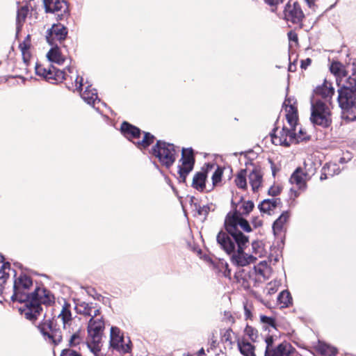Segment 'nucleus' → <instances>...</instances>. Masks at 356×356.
<instances>
[{
  "label": "nucleus",
  "instance_id": "1",
  "mask_svg": "<svg viewBox=\"0 0 356 356\" xmlns=\"http://www.w3.org/2000/svg\"><path fill=\"white\" fill-rule=\"evenodd\" d=\"M31 286V279L26 275H20L14 281L11 299L24 302L19 312L26 319L35 321L42 310L41 305H50L54 302V297L49 291L42 287L36 288L29 294V290Z\"/></svg>",
  "mask_w": 356,
  "mask_h": 356
},
{
  "label": "nucleus",
  "instance_id": "2",
  "mask_svg": "<svg viewBox=\"0 0 356 356\" xmlns=\"http://www.w3.org/2000/svg\"><path fill=\"white\" fill-rule=\"evenodd\" d=\"M75 309L78 314L90 317L88 325V337L82 343V349H87L95 356H102V338L104 329V321L100 314V308L93 303L78 302Z\"/></svg>",
  "mask_w": 356,
  "mask_h": 356
},
{
  "label": "nucleus",
  "instance_id": "3",
  "mask_svg": "<svg viewBox=\"0 0 356 356\" xmlns=\"http://www.w3.org/2000/svg\"><path fill=\"white\" fill-rule=\"evenodd\" d=\"M297 102L294 97H287L284 103L283 108L285 111L286 120L291 127V129L283 127L277 134V130H275L271 134V140L275 145H282L289 147L293 143H300L307 137L296 136L297 122L298 120Z\"/></svg>",
  "mask_w": 356,
  "mask_h": 356
},
{
  "label": "nucleus",
  "instance_id": "4",
  "mask_svg": "<svg viewBox=\"0 0 356 356\" xmlns=\"http://www.w3.org/2000/svg\"><path fill=\"white\" fill-rule=\"evenodd\" d=\"M246 232H251V227L245 219L233 215L227 216L225 220V226L227 232H220L217 235V241L219 245H234L232 238L236 245H245L248 241V237L237 229V226Z\"/></svg>",
  "mask_w": 356,
  "mask_h": 356
},
{
  "label": "nucleus",
  "instance_id": "5",
  "mask_svg": "<svg viewBox=\"0 0 356 356\" xmlns=\"http://www.w3.org/2000/svg\"><path fill=\"white\" fill-rule=\"evenodd\" d=\"M338 103L341 117L347 121L356 120V76H350L338 90Z\"/></svg>",
  "mask_w": 356,
  "mask_h": 356
},
{
  "label": "nucleus",
  "instance_id": "6",
  "mask_svg": "<svg viewBox=\"0 0 356 356\" xmlns=\"http://www.w3.org/2000/svg\"><path fill=\"white\" fill-rule=\"evenodd\" d=\"M72 321V314L69 306L65 304L63 306L60 313L58 316L54 318L48 323H43L38 326L40 333L43 335L44 339L48 343L54 345L60 343L63 339V335L60 327H56L59 324H62L64 329L67 325Z\"/></svg>",
  "mask_w": 356,
  "mask_h": 356
},
{
  "label": "nucleus",
  "instance_id": "7",
  "mask_svg": "<svg viewBox=\"0 0 356 356\" xmlns=\"http://www.w3.org/2000/svg\"><path fill=\"white\" fill-rule=\"evenodd\" d=\"M179 152V147H175L172 143L158 140L152 147L151 154L163 166L169 168L175 162Z\"/></svg>",
  "mask_w": 356,
  "mask_h": 356
},
{
  "label": "nucleus",
  "instance_id": "8",
  "mask_svg": "<svg viewBox=\"0 0 356 356\" xmlns=\"http://www.w3.org/2000/svg\"><path fill=\"white\" fill-rule=\"evenodd\" d=\"M120 130L123 136L132 141L140 149L147 148L154 140V136L148 132H143V139L140 140L142 134L140 129L127 122L122 124Z\"/></svg>",
  "mask_w": 356,
  "mask_h": 356
},
{
  "label": "nucleus",
  "instance_id": "9",
  "mask_svg": "<svg viewBox=\"0 0 356 356\" xmlns=\"http://www.w3.org/2000/svg\"><path fill=\"white\" fill-rule=\"evenodd\" d=\"M311 122L316 125L328 127L332 122L329 106L319 99L312 100Z\"/></svg>",
  "mask_w": 356,
  "mask_h": 356
},
{
  "label": "nucleus",
  "instance_id": "10",
  "mask_svg": "<svg viewBox=\"0 0 356 356\" xmlns=\"http://www.w3.org/2000/svg\"><path fill=\"white\" fill-rule=\"evenodd\" d=\"M223 250L230 255L234 264L245 266L254 261V254H251L250 246H222Z\"/></svg>",
  "mask_w": 356,
  "mask_h": 356
},
{
  "label": "nucleus",
  "instance_id": "11",
  "mask_svg": "<svg viewBox=\"0 0 356 356\" xmlns=\"http://www.w3.org/2000/svg\"><path fill=\"white\" fill-rule=\"evenodd\" d=\"M316 168L312 161L304 162V169L297 168L290 177L291 184L297 186L300 191H305L307 187V182L314 175Z\"/></svg>",
  "mask_w": 356,
  "mask_h": 356
},
{
  "label": "nucleus",
  "instance_id": "12",
  "mask_svg": "<svg viewBox=\"0 0 356 356\" xmlns=\"http://www.w3.org/2000/svg\"><path fill=\"white\" fill-rule=\"evenodd\" d=\"M75 77L74 86L76 90L80 92L81 98L88 104L92 106L97 111H99V107H95L96 104H101V100L98 98L97 90L95 88H92L91 86H87L85 90L81 92L83 79L77 74L70 76V79H72ZM102 104H104L102 103Z\"/></svg>",
  "mask_w": 356,
  "mask_h": 356
},
{
  "label": "nucleus",
  "instance_id": "13",
  "mask_svg": "<svg viewBox=\"0 0 356 356\" xmlns=\"http://www.w3.org/2000/svg\"><path fill=\"white\" fill-rule=\"evenodd\" d=\"M195 164L193 150L191 148H183L181 157L178 165L179 182L185 183L188 175L193 170Z\"/></svg>",
  "mask_w": 356,
  "mask_h": 356
},
{
  "label": "nucleus",
  "instance_id": "14",
  "mask_svg": "<svg viewBox=\"0 0 356 356\" xmlns=\"http://www.w3.org/2000/svg\"><path fill=\"white\" fill-rule=\"evenodd\" d=\"M273 337H267L265 339L266 343L265 356H300L295 349L288 343H282L275 349L272 348Z\"/></svg>",
  "mask_w": 356,
  "mask_h": 356
},
{
  "label": "nucleus",
  "instance_id": "15",
  "mask_svg": "<svg viewBox=\"0 0 356 356\" xmlns=\"http://www.w3.org/2000/svg\"><path fill=\"white\" fill-rule=\"evenodd\" d=\"M131 341L129 339H125L123 333L116 327L111 328V346L120 353H127L130 350Z\"/></svg>",
  "mask_w": 356,
  "mask_h": 356
},
{
  "label": "nucleus",
  "instance_id": "16",
  "mask_svg": "<svg viewBox=\"0 0 356 356\" xmlns=\"http://www.w3.org/2000/svg\"><path fill=\"white\" fill-rule=\"evenodd\" d=\"M45 12L54 13L58 19H63L68 15V6L63 0H43Z\"/></svg>",
  "mask_w": 356,
  "mask_h": 356
},
{
  "label": "nucleus",
  "instance_id": "17",
  "mask_svg": "<svg viewBox=\"0 0 356 356\" xmlns=\"http://www.w3.org/2000/svg\"><path fill=\"white\" fill-rule=\"evenodd\" d=\"M67 35V28L61 24H54L50 29L47 31L46 39L47 42L51 46H56L57 42H61Z\"/></svg>",
  "mask_w": 356,
  "mask_h": 356
},
{
  "label": "nucleus",
  "instance_id": "18",
  "mask_svg": "<svg viewBox=\"0 0 356 356\" xmlns=\"http://www.w3.org/2000/svg\"><path fill=\"white\" fill-rule=\"evenodd\" d=\"M68 73L71 74L72 76L76 74L74 68L72 67H67L64 70H60L54 66H49V70L45 77V80L51 83L62 82L63 80L67 79L69 76Z\"/></svg>",
  "mask_w": 356,
  "mask_h": 356
},
{
  "label": "nucleus",
  "instance_id": "19",
  "mask_svg": "<svg viewBox=\"0 0 356 356\" xmlns=\"http://www.w3.org/2000/svg\"><path fill=\"white\" fill-rule=\"evenodd\" d=\"M286 20L293 24H299L302 22L305 15L300 4L298 2L291 3L289 2L284 11Z\"/></svg>",
  "mask_w": 356,
  "mask_h": 356
},
{
  "label": "nucleus",
  "instance_id": "20",
  "mask_svg": "<svg viewBox=\"0 0 356 356\" xmlns=\"http://www.w3.org/2000/svg\"><path fill=\"white\" fill-rule=\"evenodd\" d=\"M334 93V88L332 87V83L325 81L321 86L316 87L314 90L315 97L313 99H316L318 97H320L323 99L325 100L324 102L327 104V102H330Z\"/></svg>",
  "mask_w": 356,
  "mask_h": 356
},
{
  "label": "nucleus",
  "instance_id": "21",
  "mask_svg": "<svg viewBox=\"0 0 356 356\" xmlns=\"http://www.w3.org/2000/svg\"><path fill=\"white\" fill-rule=\"evenodd\" d=\"M254 272L258 280H266L271 274V269L267 261H263L254 266Z\"/></svg>",
  "mask_w": 356,
  "mask_h": 356
},
{
  "label": "nucleus",
  "instance_id": "22",
  "mask_svg": "<svg viewBox=\"0 0 356 356\" xmlns=\"http://www.w3.org/2000/svg\"><path fill=\"white\" fill-rule=\"evenodd\" d=\"M237 346L241 355L243 356H256L255 347L245 339H238Z\"/></svg>",
  "mask_w": 356,
  "mask_h": 356
},
{
  "label": "nucleus",
  "instance_id": "23",
  "mask_svg": "<svg viewBox=\"0 0 356 356\" xmlns=\"http://www.w3.org/2000/svg\"><path fill=\"white\" fill-rule=\"evenodd\" d=\"M249 183L253 191L258 190L262 183V175L259 170L254 168L248 174Z\"/></svg>",
  "mask_w": 356,
  "mask_h": 356
},
{
  "label": "nucleus",
  "instance_id": "24",
  "mask_svg": "<svg viewBox=\"0 0 356 356\" xmlns=\"http://www.w3.org/2000/svg\"><path fill=\"white\" fill-rule=\"evenodd\" d=\"M207 173L198 172L195 173L193 178L192 186L198 191H203L205 189V181Z\"/></svg>",
  "mask_w": 356,
  "mask_h": 356
},
{
  "label": "nucleus",
  "instance_id": "25",
  "mask_svg": "<svg viewBox=\"0 0 356 356\" xmlns=\"http://www.w3.org/2000/svg\"><path fill=\"white\" fill-rule=\"evenodd\" d=\"M289 218V213L284 212L273 223V229L275 235L281 234Z\"/></svg>",
  "mask_w": 356,
  "mask_h": 356
},
{
  "label": "nucleus",
  "instance_id": "26",
  "mask_svg": "<svg viewBox=\"0 0 356 356\" xmlns=\"http://www.w3.org/2000/svg\"><path fill=\"white\" fill-rule=\"evenodd\" d=\"M280 204V200L273 197L263 200L259 205V208L261 212L270 213V211L275 209Z\"/></svg>",
  "mask_w": 356,
  "mask_h": 356
},
{
  "label": "nucleus",
  "instance_id": "27",
  "mask_svg": "<svg viewBox=\"0 0 356 356\" xmlns=\"http://www.w3.org/2000/svg\"><path fill=\"white\" fill-rule=\"evenodd\" d=\"M194 253L208 264H213L211 256L209 254L208 250L206 246H191Z\"/></svg>",
  "mask_w": 356,
  "mask_h": 356
},
{
  "label": "nucleus",
  "instance_id": "28",
  "mask_svg": "<svg viewBox=\"0 0 356 356\" xmlns=\"http://www.w3.org/2000/svg\"><path fill=\"white\" fill-rule=\"evenodd\" d=\"M10 265L8 262L3 263L0 267V294L3 291L4 284L9 277Z\"/></svg>",
  "mask_w": 356,
  "mask_h": 356
},
{
  "label": "nucleus",
  "instance_id": "29",
  "mask_svg": "<svg viewBox=\"0 0 356 356\" xmlns=\"http://www.w3.org/2000/svg\"><path fill=\"white\" fill-rule=\"evenodd\" d=\"M49 60L61 65L65 61V58L61 55L57 45L54 47L49 50L47 54Z\"/></svg>",
  "mask_w": 356,
  "mask_h": 356
},
{
  "label": "nucleus",
  "instance_id": "30",
  "mask_svg": "<svg viewBox=\"0 0 356 356\" xmlns=\"http://www.w3.org/2000/svg\"><path fill=\"white\" fill-rule=\"evenodd\" d=\"M316 350L325 356H334L337 354L335 348L322 342L316 346Z\"/></svg>",
  "mask_w": 356,
  "mask_h": 356
},
{
  "label": "nucleus",
  "instance_id": "31",
  "mask_svg": "<svg viewBox=\"0 0 356 356\" xmlns=\"http://www.w3.org/2000/svg\"><path fill=\"white\" fill-rule=\"evenodd\" d=\"M277 302L281 307H287L292 303V298L289 291L284 290L280 293Z\"/></svg>",
  "mask_w": 356,
  "mask_h": 356
},
{
  "label": "nucleus",
  "instance_id": "32",
  "mask_svg": "<svg viewBox=\"0 0 356 356\" xmlns=\"http://www.w3.org/2000/svg\"><path fill=\"white\" fill-rule=\"evenodd\" d=\"M247 170H240L236 176L235 178V184L236 185L242 189H245L247 187Z\"/></svg>",
  "mask_w": 356,
  "mask_h": 356
},
{
  "label": "nucleus",
  "instance_id": "33",
  "mask_svg": "<svg viewBox=\"0 0 356 356\" xmlns=\"http://www.w3.org/2000/svg\"><path fill=\"white\" fill-rule=\"evenodd\" d=\"M260 321L263 325L264 328L271 332L272 330H275V321L272 317L266 316L264 315L260 316Z\"/></svg>",
  "mask_w": 356,
  "mask_h": 356
},
{
  "label": "nucleus",
  "instance_id": "34",
  "mask_svg": "<svg viewBox=\"0 0 356 356\" xmlns=\"http://www.w3.org/2000/svg\"><path fill=\"white\" fill-rule=\"evenodd\" d=\"M330 69V72L338 77L346 76L343 66L339 62H332Z\"/></svg>",
  "mask_w": 356,
  "mask_h": 356
},
{
  "label": "nucleus",
  "instance_id": "35",
  "mask_svg": "<svg viewBox=\"0 0 356 356\" xmlns=\"http://www.w3.org/2000/svg\"><path fill=\"white\" fill-rule=\"evenodd\" d=\"M324 170L325 173H327L328 175L332 177L335 175L339 174L341 172V169L337 163H326L324 166Z\"/></svg>",
  "mask_w": 356,
  "mask_h": 356
},
{
  "label": "nucleus",
  "instance_id": "36",
  "mask_svg": "<svg viewBox=\"0 0 356 356\" xmlns=\"http://www.w3.org/2000/svg\"><path fill=\"white\" fill-rule=\"evenodd\" d=\"M29 13V8L27 6H22L17 10V28L19 29L21 24L25 21V19Z\"/></svg>",
  "mask_w": 356,
  "mask_h": 356
},
{
  "label": "nucleus",
  "instance_id": "37",
  "mask_svg": "<svg viewBox=\"0 0 356 356\" xmlns=\"http://www.w3.org/2000/svg\"><path fill=\"white\" fill-rule=\"evenodd\" d=\"M265 246H250L251 254H254V261L257 259V257H265L267 254V251L264 248Z\"/></svg>",
  "mask_w": 356,
  "mask_h": 356
},
{
  "label": "nucleus",
  "instance_id": "38",
  "mask_svg": "<svg viewBox=\"0 0 356 356\" xmlns=\"http://www.w3.org/2000/svg\"><path fill=\"white\" fill-rule=\"evenodd\" d=\"M222 174V169L220 167L217 166L211 177L213 186H216L221 181Z\"/></svg>",
  "mask_w": 356,
  "mask_h": 356
},
{
  "label": "nucleus",
  "instance_id": "39",
  "mask_svg": "<svg viewBox=\"0 0 356 356\" xmlns=\"http://www.w3.org/2000/svg\"><path fill=\"white\" fill-rule=\"evenodd\" d=\"M244 332L252 341L254 342L257 341L258 337V332L257 330L254 327L250 325H247L245 328Z\"/></svg>",
  "mask_w": 356,
  "mask_h": 356
},
{
  "label": "nucleus",
  "instance_id": "40",
  "mask_svg": "<svg viewBox=\"0 0 356 356\" xmlns=\"http://www.w3.org/2000/svg\"><path fill=\"white\" fill-rule=\"evenodd\" d=\"M254 208V203L252 201H244L242 203L241 209H242V214H248Z\"/></svg>",
  "mask_w": 356,
  "mask_h": 356
},
{
  "label": "nucleus",
  "instance_id": "41",
  "mask_svg": "<svg viewBox=\"0 0 356 356\" xmlns=\"http://www.w3.org/2000/svg\"><path fill=\"white\" fill-rule=\"evenodd\" d=\"M35 70V73L37 75L42 76L45 79V77H46L47 72L49 70V66L48 67H45L42 65L36 64Z\"/></svg>",
  "mask_w": 356,
  "mask_h": 356
},
{
  "label": "nucleus",
  "instance_id": "42",
  "mask_svg": "<svg viewBox=\"0 0 356 356\" xmlns=\"http://www.w3.org/2000/svg\"><path fill=\"white\" fill-rule=\"evenodd\" d=\"M278 289V284L276 282H270L266 286L264 291L268 295L274 294Z\"/></svg>",
  "mask_w": 356,
  "mask_h": 356
},
{
  "label": "nucleus",
  "instance_id": "43",
  "mask_svg": "<svg viewBox=\"0 0 356 356\" xmlns=\"http://www.w3.org/2000/svg\"><path fill=\"white\" fill-rule=\"evenodd\" d=\"M81 337L79 332L74 333L72 335L70 339V343L71 346H76L81 343Z\"/></svg>",
  "mask_w": 356,
  "mask_h": 356
},
{
  "label": "nucleus",
  "instance_id": "44",
  "mask_svg": "<svg viewBox=\"0 0 356 356\" xmlns=\"http://www.w3.org/2000/svg\"><path fill=\"white\" fill-rule=\"evenodd\" d=\"M281 191V188L279 186H273L268 189V194L275 197Z\"/></svg>",
  "mask_w": 356,
  "mask_h": 356
},
{
  "label": "nucleus",
  "instance_id": "45",
  "mask_svg": "<svg viewBox=\"0 0 356 356\" xmlns=\"http://www.w3.org/2000/svg\"><path fill=\"white\" fill-rule=\"evenodd\" d=\"M60 356H81L77 352L70 349L63 350L60 354Z\"/></svg>",
  "mask_w": 356,
  "mask_h": 356
},
{
  "label": "nucleus",
  "instance_id": "46",
  "mask_svg": "<svg viewBox=\"0 0 356 356\" xmlns=\"http://www.w3.org/2000/svg\"><path fill=\"white\" fill-rule=\"evenodd\" d=\"M197 209L200 215L206 216L209 211V207L208 206H199V207L197 208Z\"/></svg>",
  "mask_w": 356,
  "mask_h": 356
},
{
  "label": "nucleus",
  "instance_id": "47",
  "mask_svg": "<svg viewBox=\"0 0 356 356\" xmlns=\"http://www.w3.org/2000/svg\"><path fill=\"white\" fill-rule=\"evenodd\" d=\"M244 314L246 319L252 318V312L250 307H249L247 305H244Z\"/></svg>",
  "mask_w": 356,
  "mask_h": 356
},
{
  "label": "nucleus",
  "instance_id": "48",
  "mask_svg": "<svg viewBox=\"0 0 356 356\" xmlns=\"http://www.w3.org/2000/svg\"><path fill=\"white\" fill-rule=\"evenodd\" d=\"M266 3L270 6H276L277 5L283 3L284 0H264Z\"/></svg>",
  "mask_w": 356,
  "mask_h": 356
},
{
  "label": "nucleus",
  "instance_id": "49",
  "mask_svg": "<svg viewBox=\"0 0 356 356\" xmlns=\"http://www.w3.org/2000/svg\"><path fill=\"white\" fill-rule=\"evenodd\" d=\"M252 224L254 228H257L262 225V221L259 218L256 217L252 219Z\"/></svg>",
  "mask_w": 356,
  "mask_h": 356
},
{
  "label": "nucleus",
  "instance_id": "50",
  "mask_svg": "<svg viewBox=\"0 0 356 356\" xmlns=\"http://www.w3.org/2000/svg\"><path fill=\"white\" fill-rule=\"evenodd\" d=\"M311 63L312 60L310 58L302 60L301 61V68L305 70L309 65H310Z\"/></svg>",
  "mask_w": 356,
  "mask_h": 356
},
{
  "label": "nucleus",
  "instance_id": "51",
  "mask_svg": "<svg viewBox=\"0 0 356 356\" xmlns=\"http://www.w3.org/2000/svg\"><path fill=\"white\" fill-rule=\"evenodd\" d=\"M307 136L303 140H307L309 138V136L307 134L305 131L301 127H298V134L296 133V136Z\"/></svg>",
  "mask_w": 356,
  "mask_h": 356
},
{
  "label": "nucleus",
  "instance_id": "52",
  "mask_svg": "<svg viewBox=\"0 0 356 356\" xmlns=\"http://www.w3.org/2000/svg\"><path fill=\"white\" fill-rule=\"evenodd\" d=\"M329 177H330V175H327V173H325V171L324 170V168H323L322 169V172H321V180H324V179H327Z\"/></svg>",
  "mask_w": 356,
  "mask_h": 356
},
{
  "label": "nucleus",
  "instance_id": "53",
  "mask_svg": "<svg viewBox=\"0 0 356 356\" xmlns=\"http://www.w3.org/2000/svg\"><path fill=\"white\" fill-rule=\"evenodd\" d=\"M309 7L312 8L314 5L316 0H305Z\"/></svg>",
  "mask_w": 356,
  "mask_h": 356
},
{
  "label": "nucleus",
  "instance_id": "54",
  "mask_svg": "<svg viewBox=\"0 0 356 356\" xmlns=\"http://www.w3.org/2000/svg\"><path fill=\"white\" fill-rule=\"evenodd\" d=\"M289 36V39L291 40L296 41L298 40L297 36L295 34H293L292 33H290Z\"/></svg>",
  "mask_w": 356,
  "mask_h": 356
},
{
  "label": "nucleus",
  "instance_id": "55",
  "mask_svg": "<svg viewBox=\"0 0 356 356\" xmlns=\"http://www.w3.org/2000/svg\"><path fill=\"white\" fill-rule=\"evenodd\" d=\"M296 70V65L294 64L291 63L289 66V71L294 72Z\"/></svg>",
  "mask_w": 356,
  "mask_h": 356
},
{
  "label": "nucleus",
  "instance_id": "56",
  "mask_svg": "<svg viewBox=\"0 0 356 356\" xmlns=\"http://www.w3.org/2000/svg\"><path fill=\"white\" fill-rule=\"evenodd\" d=\"M291 192L292 193H293V195H294V197H295V198H296V197H298L299 196V195H300V193H299L298 191H293V189H291Z\"/></svg>",
  "mask_w": 356,
  "mask_h": 356
},
{
  "label": "nucleus",
  "instance_id": "57",
  "mask_svg": "<svg viewBox=\"0 0 356 356\" xmlns=\"http://www.w3.org/2000/svg\"><path fill=\"white\" fill-rule=\"evenodd\" d=\"M346 162V161L345 158H343V157H342L339 159V163H344Z\"/></svg>",
  "mask_w": 356,
  "mask_h": 356
},
{
  "label": "nucleus",
  "instance_id": "58",
  "mask_svg": "<svg viewBox=\"0 0 356 356\" xmlns=\"http://www.w3.org/2000/svg\"><path fill=\"white\" fill-rule=\"evenodd\" d=\"M3 256L1 255V254L0 253V263H2V262H3Z\"/></svg>",
  "mask_w": 356,
  "mask_h": 356
},
{
  "label": "nucleus",
  "instance_id": "59",
  "mask_svg": "<svg viewBox=\"0 0 356 356\" xmlns=\"http://www.w3.org/2000/svg\"><path fill=\"white\" fill-rule=\"evenodd\" d=\"M204 350L203 348H202L201 350H199V354H204Z\"/></svg>",
  "mask_w": 356,
  "mask_h": 356
},
{
  "label": "nucleus",
  "instance_id": "60",
  "mask_svg": "<svg viewBox=\"0 0 356 356\" xmlns=\"http://www.w3.org/2000/svg\"><path fill=\"white\" fill-rule=\"evenodd\" d=\"M207 167H208V168H214V167H215V165H214V164H213V165H208V166H207Z\"/></svg>",
  "mask_w": 356,
  "mask_h": 356
},
{
  "label": "nucleus",
  "instance_id": "61",
  "mask_svg": "<svg viewBox=\"0 0 356 356\" xmlns=\"http://www.w3.org/2000/svg\"><path fill=\"white\" fill-rule=\"evenodd\" d=\"M19 46H20V47H21L22 50V51H24V49L26 47H25V46H24V47H23V46H22V44H20Z\"/></svg>",
  "mask_w": 356,
  "mask_h": 356
}]
</instances>
